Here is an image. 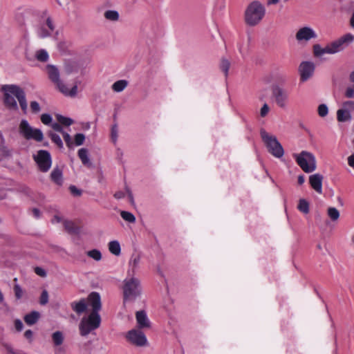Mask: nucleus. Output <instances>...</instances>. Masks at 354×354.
Listing matches in <instances>:
<instances>
[{
    "label": "nucleus",
    "mask_w": 354,
    "mask_h": 354,
    "mask_svg": "<svg viewBox=\"0 0 354 354\" xmlns=\"http://www.w3.org/2000/svg\"><path fill=\"white\" fill-rule=\"evenodd\" d=\"M25 337L29 341V342H32L33 340V333L31 330H27L24 333Z\"/></svg>",
    "instance_id": "52"
},
{
    "label": "nucleus",
    "mask_w": 354,
    "mask_h": 354,
    "mask_svg": "<svg viewBox=\"0 0 354 354\" xmlns=\"http://www.w3.org/2000/svg\"><path fill=\"white\" fill-rule=\"evenodd\" d=\"M87 302L92 308V312L99 313L102 308L101 298L99 293L96 292H91L87 298Z\"/></svg>",
    "instance_id": "17"
},
{
    "label": "nucleus",
    "mask_w": 354,
    "mask_h": 354,
    "mask_svg": "<svg viewBox=\"0 0 354 354\" xmlns=\"http://www.w3.org/2000/svg\"><path fill=\"white\" fill-rule=\"evenodd\" d=\"M52 180L58 185L63 183L62 172L59 169H54L50 174Z\"/></svg>",
    "instance_id": "26"
},
{
    "label": "nucleus",
    "mask_w": 354,
    "mask_h": 354,
    "mask_svg": "<svg viewBox=\"0 0 354 354\" xmlns=\"http://www.w3.org/2000/svg\"><path fill=\"white\" fill-rule=\"evenodd\" d=\"M327 216L333 222L338 221L340 216L339 211L334 207H329L327 209Z\"/></svg>",
    "instance_id": "29"
},
{
    "label": "nucleus",
    "mask_w": 354,
    "mask_h": 354,
    "mask_svg": "<svg viewBox=\"0 0 354 354\" xmlns=\"http://www.w3.org/2000/svg\"><path fill=\"white\" fill-rule=\"evenodd\" d=\"M317 113L320 117H326L328 113V108L327 105L325 104H319L317 108Z\"/></svg>",
    "instance_id": "38"
},
{
    "label": "nucleus",
    "mask_w": 354,
    "mask_h": 354,
    "mask_svg": "<svg viewBox=\"0 0 354 354\" xmlns=\"http://www.w3.org/2000/svg\"><path fill=\"white\" fill-rule=\"evenodd\" d=\"M53 118L50 114L44 113L41 115V121L45 125L51 124Z\"/></svg>",
    "instance_id": "41"
},
{
    "label": "nucleus",
    "mask_w": 354,
    "mask_h": 354,
    "mask_svg": "<svg viewBox=\"0 0 354 354\" xmlns=\"http://www.w3.org/2000/svg\"><path fill=\"white\" fill-rule=\"evenodd\" d=\"M118 136V129L116 124H114L111 127V140L113 142H116Z\"/></svg>",
    "instance_id": "40"
},
{
    "label": "nucleus",
    "mask_w": 354,
    "mask_h": 354,
    "mask_svg": "<svg viewBox=\"0 0 354 354\" xmlns=\"http://www.w3.org/2000/svg\"><path fill=\"white\" fill-rule=\"evenodd\" d=\"M39 316L40 315L38 312L33 311L25 315L24 321L28 325L31 326L38 321Z\"/></svg>",
    "instance_id": "25"
},
{
    "label": "nucleus",
    "mask_w": 354,
    "mask_h": 354,
    "mask_svg": "<svg viewBox=\"0 0 354 354\" xmlns=\"http://www.w3.org/2000/svg\"><path fill=\"white\" fill-rule=\"evenodd\" d=\"M122 291L124 304L134 301L142 292L139 279L134 277H127L123 281Z\"/></svg>",
    "instance_id": "3"
},
{
    "label": "nucleus",
    "mask_w": 354,
    "mask_h": 354,
    "mask_svg": "<svg viewBox=\"0 0 354 354\" xmlns=\"http://www.w3.org/2000/svg\"><path fill=\"white\" fill-rule=\"evenodd\" d=\"M14 291H15V297L17 299H20L22 297L23 292H22L21 287L18 284H16L14 286Z\"/></svg>",
    "instance_id": "48"
},
{
    "label": "nucleus",
    "mask_w": 354,
    "mask_h": 354,
    "mask_svg": "<svg viewBox=\"0 0 354 354\" xmlns=\"http://www.w3.org/2000/svg\"><path fill=\"white\" fill-rule=\"evenodd\" d=\"M35 57L37 60L45 62L48 59V54L46 50L44 49L39 50L35 53Z\"/></svg>",
    "instance_id": "33"
},
{
    "label": "nucleus",
    "mask_w": 354,
    "mask_h": 354,
    "mask_svg": "<svg viewBox=\"0 0 354 354\" xmlns=\"http://www.w3.org/2000/svg\"><path fill=\"white\" fill-rule=\"evenodd\" d=\"M19 133L27 140L41 142L44 140V133L41 129L32 127L26 120H21L19 124Z\"/></svg>",
    "instance_id": "8"
},
{
    "label": "nucleus",
    "mask_w": 354,
    "mask_h": 354,
    "mask_svg": "<svg viewBox=\"0 0 354 354\" xmlns=\"http://www.w3.org/2000/svg\"><path fill=\"white\" fill-rule=\"evenodd\" d=\"M40 304L41 305H45L48 301V293L47 290H44L41 292V297H40Z\"/></svg>",
    "instance_id": "46"
},
{
    "label": "nucleus",
    "mask_w": 354,
    "mask_h": 354,
    "mask_svg": "<svg viewBox=\"0 0 354 354\" xmlns=\"http://www.w3.org/2000/svg\"><path fill=\"white\" fill-rule=\"evenodd\" d=\"M279 1V0H267V4L268 6L274 5V4H277Z\"/></svg>",
    "instance_id": "62"
},
{
    "label": "nucleus",
    "mask_w": 354,
    "mask_h": 354,
    "mask_svg": "<svg viewBox=\"0 0 354 354\" xmlns=\"http://www.w3.org/2000/svg\"><path fill=\"white\" fill-rule=\"evenodd\" d=\"M35 272L41 277H45L46 276V272L41 267H36L35 268Z\"/></svg>",
    "instance_id": "51"
},
{
    "label": "nucleus",
    "mask_w": 354,
    "mask_h": 354,
    "mask_svg": "<svg viewBox=\"0 0 354 354\" xmlns=\"http://www.w3.org/2000/svg\"><path fill=\"white\" fill-rule=\"evenodd\" d=\"M337 119L341 122L349 121L351 120V114L342 107L337 111Z\"/></svg>",
    "instance_id": "23"
},
{
    "label": "nucleus",
    "mask_w": 354,
    "mask_h": 354,
    "mask_svg": "<svg viewBox=\"0 0 354 354\" xmlns=\"http://www.w3.org/2000/svg\"><path fill=\"white\" fill-rule=\"evenodd\" d=\"M4 93V102L6 106L12 110H17L18 100L21 109L26 112L27 110V102L24 91L16 85H5L2 87Z\"/></svg>",
    "instance_id": "1"
},
{
    "label": "nucleus",
    "mask_w": 354,
    "mask_h": 354,
    "mask_svg": "<svg viewBox=\"0 0 354 354\" xmlns=\"http://www.w3.org/2000/svg\"><path fill=\"white\" fill-rule=\"evenodd\" d=\"M70 190L72 194H73L74 195H76V196H79L81 194V192L75 186H71Z\"/></svg>",
    "instance_id": "55"
},
{
    "label": "nucleus",
    "mask_w": 354,
    "mask_h": 354,
    "mask_svg": "<svg viewBox=\"0 0 354 354\" xmlns=\"http://www.w3.org/2000/svg\"><path fill=\"white\" fill-rule=\"evenodd\" d=\"M51 127L56 131L60 132L62 133V132H64L63 129L59 122L58 123H56V122L52 123Z\"/></svg>",
    "instance_id": "53"
},
{
    "label": "nucleus",
    "mask_w": 354,
    "mask_h": 354,
    "mask_svg": "<svg viewBox=\"0 0 354 354\" xmlns=\"http://www.w3.org/2000/svg\"><path fill=\"white\" fill-rule=\"evenodd\" d=\"M62 221V218L60 216L55 215V216H54V217L52 219V223H60Z\"/></svg>",
    "instance_id": "57"
},
{
    "label": "nucleus",
    "mask_w": 354,
    "mask_h": 354,
    "mask_svg": "<svg viewBox=\"0 0 354 354\" xmlns=\"http://www.w3.org/2000/svg\"><path fill=\"white\" fill-rule=\"evenodd\" d=\"M55 29V26L50 17L47 16L45 21L41 23L37 28V35L40 38L50 36Z\"/></svg>",
    "instance_id": "13"
},
{
    "label": "nucleus",
    "mask_w": 354,
    "mask_h": 354,
    "mask_svg": "<svg viewBox=\"0 0 354 354\" xmlns=\"http://www.w3.org/2000/svg\"><path fill=\"white\" fill-rule=\"evenodd\" d=\"M14 325H15V329L19 332L21 331L24 328V324H23L22 322L19 319H17L15 320Z\"/></svg>",
    "instance_id": "49"
},
{
    "label": "nucleus",
    "mask_w": 354,
    "mask_h": 354,
    "mask_svg": "<svg viewBox=\"0 0 354 354\" xmlns=\"http://www.w3.org/2000/svg\"><path fill=\"white\" fill-rule=\"evenodd\" d=\"M354 41V35L351 33H347L340 37L337 39L330 43L333 53H337L344 50Z\"/></svg>",
    "instance_id": "12"
},
{
    "label": "nucleus",
    "mask_w": 354,
    "mask_h": 354,
    "mask_svg": "<svg viewBox=\"0 0 354 354\" xmlns=\"http://www.w3.org/2000/svg\"><path fill=\"white\" fill-rule=\"evenodd\" d=\"M345 95L347 97L354 98V86L348 87L346 90Z\"/></svg>",
    "instance_id": "50"
},
{
    "label": "nucleus",
    "mask_w": 354,
    "mask_h": 354,
    "mask_svg": "<svg viewBox=\"0 0 354 354\" xmlns=\"http://www.w3.org/2000/svg\"><path fill=\"white\" fill-rule=\"evenodd\" d=\"M313 54L317 57H321L325 54H334L330 44L322 48L319 44L313 46Z\"/></svg>",
    "instance_id": "20"
},
{
    "label": "nucleus",
    "mask_w": 354,
    "mask_h": 354,
    "mask_svg": "<svg viewBox=\"0 0 354 354\" xmlns=\"http://www.w3.org/2000/svg\"><path fill=\"white\" fill-rule=\"evenodd\" d=\"M260 135L270 153L277 158L283 156V148L275 136L269 133L264 129L261 130Z\"/></svg>",
    "instance_id": "6"
},
{
    "label": "nucleus",
    "mask_w": 354,
    "mask_h": 354,
    "mask_svg": "<svg viewBox=\"0 0 354 354\" xmlns=\"http://www.w3.org/2000/svg\"><path fill=\"white\" fill-rule=\"evenodd\" d=\"M350 77L351 81L354 82V71L351 74Z\"/></svg>",
    "instance_id": "64"
},
{
    "label": "nucleus",
    "mask_w": 354,
    "mask_h": 354,
    "mask_svg": "<svg viewBox=\"0 0 354 354\" xmlns=\"http://www.w3.org/2000/svg\"><path fill=\"white\" fill-rule=\"evenodd\" d=\"M52 340L55 346L62 345L64 340V334L61 331H55L52 334Z\"/></svg>",
    "instance_id": "30"
},
{
    "label": "nucleus",
    "mask_w": 354,
    "mask_h": 354,
    "mask_svg": "<svg viewBox=\"0 0 354 354\" xmlns=\"http://www.w3.org/2000/svg\"><path fill=\"white\" fill-rule=\"evenodd\" d=\"M109 252L115 255L119 256L121 252V248L118 241H111L109 243Z\"/></svg>",
    "instance_id": "27"
},
{
    "label": "nucleus",
    "mask_w": 354,
    "mask_h": 354,
    "mask_svg": "<svg viewBox=\"0 0 354 354\" xmlns=\"http://www.w3.org/2000/svg\"><path fill=\"white\" fill-rule=\"evenodd\" d=\"M317 37L315 30L309 26H304L298 30L295 35L296 39L299 42H307Z\"/></svg>",
    "instance_id": "14"
},
{
    "label": "nucleus",
    "mask_w": 354,
    "mask_h": 354,
    "mask_svg": "<svg viewBox=\"0 0 354 354\" xmlns=\"http://www.w3.org/2000/svg\"><path fill=\"white\" fill-rule=\"evenodd\" d=\"M270 111L269 106L265 103L260 110V115L263 118L266 117Z\"/></svg>",
    "instance_id": "47"
},
{
    "label": "nucleus",
    "mask_w": 354,
    "mask_h": 354,
    "mask_svg": "<svg viewBox=\"0 0 354 354\" xmlns=\"http://www.w3.org/2000/svg\"><path fill=\"white\" fill-rule=\"evenodd\" d=\"M13 150L7 144L3 133L0 132V162L12 158Z\"/></svg>",
    "instance_id": "16"
},
{
    "label": "nucleus",
    "mask_w": 354,
    "mask_h": 354,
    "mask_svg": "<svg viewBox=\"0 0 354 354\" xmlns=\"http://www.w3.org/2000/svg\"><path fill=\"white\" fill-rule=\"evenodd\" d=\"M46 71L48 78L56 85L59 91L66 96L74 97L77 93V85H74L69 88L60 80L59 71L58 68L51 64H48L46 67Z\"/></svg>",
    "instance_id": "4"
},
{
    "label": "nucleus",
    "mask_w": 354,
    "mask_h": 354,
    "mask_svg": "<svg viewBox=\"0 0 354 354\" xmlns=\"http://www.w3.org/2000/svg\"><path fill=\"white\" fill-rule=\"evenodd\" d=\"M230 67V63L227 59H222L221 62V68L225 73V75H227L229 69Z\"/></svg>",
    "instance_id": "39"
},
{
    "label": "nucleus",
    "mask_w": 354,
    "mask_h": 354,
    "mask_svg": "<svg viewBox=\"0 0 354 354\" xmlns=\"http://www.w3.org/2000/svg\"><path fill=\"white\" fill-rule=\"evenodd\" d=\"M86 301L84 299L71 303L72 309L77 314H81L84 313L86 309Z\"/></svg>",
    "instance_id": "21"
},
{
    "label": "nucleus",
    "mask_w": 354,
    "mask_h": 354,
    "mask_svg": "<svg viewBox=\"0 0 354 354\" xmlns=\"http://www.w3.org/2000/svg\"><path fill=\"white\" fill-rule=\"evenodd\" d=\"M315 71V65L310 62H302L299 67V71L301 77V81H307L313 74Z\"/></svg>",
    "instance_id": "15"
},
{
    "label": "nucleus",
    "mask_w": 354,
    "mask_h": 354,
    "mask_svg": "<svg viewBox=\"0 0 354 354\" xmlns=\"http://www.w3.org/2000/svg\"><path fill=\"white\" fill-rule=\"evenodd\" d=\"M30 109H31V111L33 113H38L40 112L41 111V107H40V105L39 104V103L36 101H32L30 102Z\"/></svg>",
    "instance_id": "43"
},
{
    "label": "nucleus",
    "mask_w": 354,
    "mask_h": 354,
    "mask_svg": "<svg viewBox=\"0 0 354 354\" xmlns=\"http://www.w3.org/2000/svg\"><path fill=\"white\" fill-rule=\"evenodd\" d=\"M120 216L124 221L129 223H134L136 221L135 216L129 212L122 211Z\"/></svg>",
    "instance_id": "37"
},
{
    "label": "nucleus",
    "mask_w": 354,
    "mask_h": 354,
    "mask_svg": "<svg viewBox=\"0 0 354 354\" xmlns=\"http://www.w3.org/2000/svg\"><path fill=\"white\" fill-rule=\"evenodd\" d=\"M136 319L138 325L137 328H147L150 327V322L147 313L144 310H140L136 313Z\"/></svg>",
    "instance_id": "19"
},
{
    "label": "nucleus",
    "mask_w": 354,
    "mask_h": 354,
    "mask_svg": "<svg viewBox=\"0 0 354 354\" xmlns=\"http://www.w3.org/2000/svg\"><path fill=\"white\" fill-rule=\"evenodd\" d=\"M73 71V68L70 66H66L64 71V75H69Z\"/></svg>",
    "instance_id": "58"
},
{
    "label": "nucleus",
    "mask_w": 354,
    "mask_h": 354,
    "mask_svg": "<svg viewBox=\"0 0 354 354\" xmlns=\"http://www.w3.org/2000/svg\"><path fill=\"white\" fill-rule=\"evenodd\" d=\"M297 208L300 212L308 214L309 212V203L305 199H300Z\"/></svg>",
    "instance_id": "34"
},
{
    "label": "nucleus",
    "mask_w": 354,
    "mask_h": 354,
    "mask_svg": "<svg viewBox=\"0 0 354 354\" xmlns=\"http://www.w3.org/2000/svg\"><path fill=\"white\" fill-rule=\"evenodd\" d=\"M48 136L50 138L51 140L55 143L57 147L60 149L63 148V142L60 138V136L56 133L49 132Z\"/></svg>",
    "instance_id": "35"
},
{
    "label": "nucleus",
    "mask_w": 354,
    "mask_h": 354,
    "mask_svg": "<svg viewBox=\"0 0 354 354\" xmlns=\"http://www.w3.org/2000/svg\"><path fill=\"white\" fill-rule=\"evenodd\" d=\"M141 257L138 254H133L129 262V267L131 268L133 272L138 267L140 262Z\"/></svg>",
    "instance_id": "31"
},
{
    "label": "nucleus",
    "mask_w": 354,
    "mask_h": 354,
    "mask_svg": "<svg viewBox=\"0 0 354 354\" xmlns=\"http://www.w3.org/2000/svg\"><path fill=\"white\" fill-rule=\"evenodd\" d=\"M78 156L84 165L87 167H90L91 165V162L88 156V151L86 149L81 148L79 149Z\"/></svg>",
    "instance_id": "22"
},
{
    "label": "nucleus",
    "mask_w": 354,
    "mask_h": 354,
    "mask_svg": "<svg viewBox=\"0 0 354 354\" xmlns=\"http://www.w3.org/2000/svg\"><path fill=\"white\" fill-rule=\"evenodd\" d=\"M114 196L118 199H120L124 196V194L122 192H118L114 194Z\"/></svg>",
    "instance_id": "60"
},
{
    "label": "nucleus",
    "mask_w": 354,
    "mask_h": 354,
    "mask_svg": "<svg viewBox=\"0 0 354 354\" xmlns=\"http://www.w3.org/2000/svg\"><path fill=\"white\" fill-rule=\"evenodd\" d=\"M62 136L66 145L68 147H72L73 143L72 142L71 136L65 131L62 132Z\"/></svg>",
    "instance_id": "45"
},
{
    "label": "nucleus",
    "mask_w": 354,
    "mask_h": 354,
    "mask_svg": "<svg viewBox=\"0 0 354 354\" xmlns=\"http://www.w3.org/2000/svg\"><path fill=\"white\" fill-rule=\"evenodd\" d=\"M342 107L344 108L348 113L354 111V101H346L342 104Z\"/></svg>",
    "instance_id": "44"
},
{
    "label": "nucleus",
    "mask_w": 354,
    "mask_h": 354,
    "mask_svg": "<svg viewBox=\"0 0 354 354\" xmlns=\"http://www.w3.org/2000/svg\"><path fill=\"white\" fill-rule=\"evenodd\" d=\"M87 255L90 258L98 261L102 259V254L100 250L93 249L87 252Z\"/></svg>",
    "instance_id": "36"
},
{
    "label": "nucleus",
    "mask_w": 354,
    "mask_h": 354,
    "mask_svg": "<svg viewBox=\"0 0 354 354\" xmlns=\"http://www.w3.org/2000/svg\"><path fill=\"white\" fill-rule=\"evenodd\" d=\"M104 18L110 21H117L119 20L120 15L117 10H108L104 13Z\"/></svg>",
    "instance_id": "28"
},
{
    "label": "nucleus",
    "mask_w": 354,
    "mask_h": 354,
    "mask_svg": "<svg viewBox=\"0 0 354 354\" xmlns=\"http://www.w3.org/2000/svg\"><path fill=\"white\" fill-rule=\"evenodd\" d=\"M33 159L38 169L42 172H47L52 165V158L50 153L46 150H39L33 155Z\"/></svg>",
    "instance_id": "10"
},
{
    "label": "nucleus",
    "mask_w": 354,
    "mask_h": 354,
    "mask_svg": "<svg viewBox=\"0 0 354 354\" xmlns=\"http://www.w3.org/2000/svg\"><path fill=\"white\" fill-rule=\"evenodd\" d=\"M265 5L259 0L250 2L244 12V21L249 26H255L260 24L266 16Z\"/></svg>",
    "instance_id": "2"
},
{
    "label": "nucleus",
    "mask_w": 354,
    "mask_h": 354,
    "mask_svg": "<svg viewBox=\"0 0 354 354\" xmlns=\"http://www.w3.org/2000/svg\"><path fill=\"white\" fill-rule=\"evenodd\" d=\"M351 26L354 28V12L353 13L351 19H350Z\"/></svg>",
    "instance_id": "63"
},
{
    "label": "nucleus",
    "mask_w": 354,
    "mask_h": 354,
    "mask_svg": "<svg viewBox=\"0 0 354 354\" xmlns=\"http://www.w3.org/2000/svg\"><path fill=\"white\" fill-rule=\"evenodd\" d=\"M293 158L297 165L306 173H311L317 168L315 156L308 151H301L299 153H294Z\"/></svg>",
    "instance_id": "7"
},
{
    "label": "nucleus",
    "mask_w": 354,
    "mask_h": 354,
    "mask_svg": "<svg viewBox=\"0 0 354 354\" xmlns=\"http://www.w3.org/2000/svg\"><path fill=\"white\" fill-rule=\"evenodd\" d=\"M348 163L350 167L354 169V154L348 158Z\"/></svg>",
    "instance_id": "56"
},
{
    "label": "nucleus",
    "mask_w": 354,
    "mask_h": 354,
    "mask_svg": "<svg viewBox=\"0 0 354 354\" xmlns=\"http://www.w3.org/2000/svg\"><path fill=\"white\" fill-rule=\"evenodd\" d=\"M323 176L319 174H315L309 177V183L311 187L318 194H322Z\"/></svg>",
    "instance_id": "18"
},
{
    "label": "nucleus",
    "mask_w": 354,
    "mask_h": 354,
    "mask_svg": "<svg viewBox=\"0 0 354 354\" xmlns=\"http://www.w3.org/2000/svg\"><path fill=\"white\" fill-rule=\"evenodd\" d=\"M125 339L130 344L137 347H145L149 345L145 334L140 328H134L127 331Z\"/></svg>",
    "instance_id": "9"
},
{
    "label": "nucleus",
    "mask_w": 354,
    "mask_h": 354,
    "mask_svg": "<svg viewBox=\"0 0 354 354\" xmlns=\"http://www.w3.org/2000/svg\"><path fill=\"white\" fill-rule=\"evenodd\" d=\"M73 223L72 222L68 221H64V226L66 229L70 232L72 231L73 229Z\"/></svg>",
    "instance_id": "54"
},
{
    "label": "nucleus",
    "mask_w": 354,
    "mask_h": 354,
    "mask_svg": "<svg viewBox=\"0 0 354 354\" xmlns=\"http://www.w3.org/2000/svg\"><path fill=\"white\" fill-rule=\"evenodd\" d=\"M75 143L77 146L82 145L85 140V136L83 133H77L74 138Z\"/></svg>",
    "instance_id": "42"
},
{
    "label": "nucleus",
    "mask_w": 354,
    "mask_h": 354,
    "mask_svg": "<svg viewBox=\"0 0 354 354\" xmlns=\"http://www.w3.org/2000/svg\"><path fill=\"white\" fill-rule=\"evenodd\" d=\"M129 82L126 80H120L114 82L111 88L114 92L120 93L123 91L127 86H128Z\"/></svg>",
    "instance_id": "24"
},
{
    "label": "nucleus",
    "mask_w": 354,
    "mask_h": 354,
    "mask_svg": "<svg viewBox=\"0 0 354 354\" xmlns=\"http://www.w3.org/2000/svg\"><path fill=\"white\" fill-rule=\"evenodd\" d=\"M55 117L57 122L62 125L68 127L73 123V120L70 118H67L59 114H57Z\"/></svg>",
    "instance_id": "32"
},
{
    "label": "nucleus",
    "mask_w": 354,
    "mask_h": 354,
    "mask_svg": "<svg viewBox=\"0 0 354 354\" xmlns=\"http://www.w3.org/2000/svg\"><path fill=\"white\" fill-rule=\"evenodd\" d=\"M32 212L33 216L35 218H39V216H40V211L38 209H36V208L33 209Z\"/></svg>",
    "instance_id": "59"
},
{
    "label": "nucleus",
    "mask_w": 354,
    "mask_h": 354,
    "mask_svg": "<svg viewBox=\"0 0 354 354\" xmlns=\"http://www.w3.org/2000/svg\"><path fill=\"white\" fill-rule=\"evenodd\" d=\"M272 95L277 106L281 109H286L289 101V94L286 90L279 85L272 87Z\"/></svg>",
    "instance_id": "11"
},
{
    "label": "nucleus",
    "mask_w": 354,
    "mask_h": 354,
    "mask_svg": "<svg viewBox=\"0 0 354 354\" xmlns=\"http://www.w3.org/2000/svg\"><path fill=\"white\" fill-rule=\"evenodd\" d=\"M305 182V178L303 175H300L298 176V183L299 185H302Z\"/></svg>",
    "instance_id": "61"
},
{
    "label": "nucleus",
    "mask_w": 354,
    "mask_h": 354,
    "mask_svg": "<svg viewBox=\"0 0 354 354\" xmlns=\"http://www.w3.org/2000/svg\"><path fill=\"white\" fill-rule=\"evenodd\" d=\"M101 324V317L99 313L91 312L88 315H84L80 320L79 324L80 335L86 337L93 333L97 329Z\"/></svg>",
    "instance_id": "5"
}]
</instances>
